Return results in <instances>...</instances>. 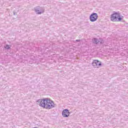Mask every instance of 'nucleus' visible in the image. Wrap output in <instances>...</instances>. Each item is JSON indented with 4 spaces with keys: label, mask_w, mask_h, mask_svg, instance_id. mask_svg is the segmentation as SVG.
<instances>
[{
    "label": "nucleus",
    "mask_w": 128,
    "mask_h": 128,
    "mask_svg": "<svg viewBox=\"0 0 128 128\" xmlns=\"http://www.w3.org/2000/svg\"><path fill=\"white\" fill-rule=\"evenodd\" d=\"M36 104L41 108L47 110H50V108H54V103L48 98L39 99L36 101Z\"/></svg>",
    "instance_id": "f257e3e1"
},
{
    "label": "nucleus",
    "mask_w": 128,
    "mask_h": 128,
    "mask_svg": "<svg viewBox=\"0 0 128 128\" xmlns=\"http://www.w3.org/2000/svg\"><path fill=\"white\" fill-rule=\"evenodd\" d=\"M124 16H120V14L118 12H114L111 16V20L112 22H122Z\"/></svg>",
    "instance_id": "f03ea898"
},
{
    "label": "nucleus",
    "mask_w": 128,
    "mask_h": 128,
    "mask_svg": "<svg viewBox=\"0 0 128 128\" xmlns=\"http://www.w3.org/2000/svg\"><path fill=\"white\" fill-rule=\"evenodd\" d=\"M34 10L37 14H42L44 12V10L40 6H36L34 8Z\"/></svg>",
    "instance_id": "7ed1b4c3"
},
{
    "label": "nucleus",
    "mask_w": 128,
    "mask_h": 128,
    "mask_svg": "<svg viewBox=\"0 0 128 128\" xmlns=\"http://www.w3.org/2000/svg\"><path fill=\"white\" fill-rule=\"evenodd\" d=\"M98 14L93 13L90 16V20L92 22H96L98 20Z\"/></svg>",
    "instance_id": "20e7f679"
},
{
    "label": "nucleus",
    "mask_w": 128,
    "mask_h": 128,
    "mask_svg": "<svg viewBox=\"0 0 128 128\" xmlns=\"http://www.w3.org/2000/svg\"><path fill=\"white\" fill-rule=\"evenodd\" d=\"M62 116L64 118H68L70 116V111H68V110H64L62 112Z\"/></svg>",
    "instance_id": "39448f33"
},
{
    "label": "nucleus",
    "mask_w": 128,
    "mask_h": 128,
    "mask_svg": "<svg viewBox=\"0 0 128 128\" xmlns=\"http://www.w3.org/2000/svg\"><path fill=\"white\" fill-rule=\"evenodd\" d=\"M92 42L93 44H98L99 42L100 44H104V40L102 39L98 40L96 38H94L92 40Z\"/></svg>",
    "instance_id": "423d86ee"
},
{
    "label": "nucleus",
    "mask_w": 128,
    "mask_h": 128,
    "mask_svg": "<svg viewBox=\"0 0 128 128\" xmlns=\"http://www.w3.org/2000/svg\"><path fill=\"white\" fill-rule=\"evenodd\" d=\"M96 60H94L93 62L92 63V66H94L95 68L96 66Z\"/></svg>",
    "instance_id": "0eeeda50"
},
{
    "label": "nucleus",
    "mask_w": 128,
    "mask_h": 128,
    "mask_svg": "<svg viewBox=\"0 0 128 128\" xmlns=\"http://www.w3.org/2000/svg\"><path fill=\"white\" fill-rule=\"evenodd\" d=\"M96 66H102V63H100V62L98 60H96Z\"/></svg>",
    "instance_id": "6e6552de"
},
{
    "label": "nucleus",
    "mask_w": 128,
    "mask_h": 128,
    "mask_svg": "<svg viewBox=\"0 0 128 128\" xmlns=\"http://www.w3.org/2000/svg\"><path fill=\"white\" fill-rule=\"evenodd\" d=\"M5 48H6L7 50H10V46L6 45V46H5Z\"/></svg>",
    "instance_id": "1a4fd4ad"
},
{
    "label": "nucleus",
    "mask_w": 128,
    "mask_h": 128,
    "mask_svg": "<svg viewBox=\"0 0 128 128\" xmlns=\"http://www.w3.org/2000/svg\"><path fill=\"white\" fill-rule=\"evenodd\" d=\"M76 42H80V40H76Z\"/></svg>",
    "instance_id": "9d476101"
},
{
    "label": "nucleus",
    "mask_w": 128,
    "mask_h": 128,
    "mask_svg": "<svg viewBox=\"0 0 128 128\" xmlns=\"http://www.w3.org/2000/svg\"><path fill=\"white\" fill-rule=\"evenodd\" d=\"M14 15L16 16V12H14Z\"/></svg>",
    "instance_id": "9b49d317"
}]
</instances>
